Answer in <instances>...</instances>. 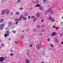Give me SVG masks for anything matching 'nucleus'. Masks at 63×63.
Instances as JSON below:
<instances>
[{"label": "nucleus", "mask_w": 63, "mask_h": 63, "mask_svg": "<svg viewBox=\"0 0 63 63\" xmlns=\"http://www.w3.org/2000/svg\"><path fill=\"white\" fill-rule=\"evenodd\" d=\"M37 31V29H35L34 30V32H35V31Z\"/></svg>", "instance_id": "obj_27"}, {"label": "nucleus", "mask_w": 63, "mask_h": 63, "mask_svg": "<svg viewBox=\"0 0 63 63\" xmlns=\"http://www.w3.org/2000/svg\"><path fill=\"white\" fill-rule=\"evenodd\" d=\"M27 15V14L26 13L25 14V16H26V15Z\"/></svg>", "instance_id": "obj_51"}, {"label": "nucleus", "mask_w": 63, "mask_h": 63, "mask_svg": "<svg viewBox=\"0 0 63 63\" xmlns=\"http://www.w3.org/2000/svg\"><path fill=\"white\" fill-rule=\"evenodd\" d=\"M41 63H44V62H42Z\"/></svg>", "instance_id": "obj_50"}, {"label": "nucleus", "mask_w": 63, "mask_h": 63, "mask_svg": "<svg viewBox=\"0 0 63 63\" xmlns=\"http://www.w3.org/2000/svg\"><path fill=\"white\" fill-rule=\"evenodd\" d=\"M17 1L18 2H20V0H18Z\"/></svg>", "instance_id": "obj_35"}, {"label": "nucleus", "mask_w": 63, "mask_h": 63, "mask_svg": "<svg viewBox=\"0 0 63 63\" xmlns=\"http://www.w3.org/2000/svg\"><path fill=\"white\" fill-rule=\"evenodd\" d=\"M45 31V30H43V29H42L41 30V31H42V32L43 31Z\"/></svg>", "instance_id": "obj_37"}, {"label": "nucleus", "mask_w": 63, "mask_h": 63, "mask_svg": "<svg viewBox=\"0 0 63 63\" xmlns=\"http://www.w3.org/2000/svg\"><path fill=\"white\" fill-rule=\"evenodd\" d=\"M30 47H32V45H30Z\"/></svg>", "instance_id": "obj_47"}, {"label": "nucleus", "mask_w": 63, "mask_h": 63, "mask_svg": "<svg viewBox=\"0 0 63 63\" xmlns=\"http://www.w3.org/2000/svg\"><path fill=\"white\" fill-rule=\"evenodd\" d=\"M16 15H19V13L18 12H17L16 13Z\"/></svg>", "instance_id": "obj_22"}, {"label": "nucleus", "mask_w": 63, "mask_h": 63, "mask_svg": "<svg viewBox=\"0 0 63 63\" xmlns=\"http://www.w3.org/2000/svg\"><path fill=\"white\" fill-rule=\"evenodd\" d=\"M37 49H40L39 45H37Z\"/></svg>", "instance_id": "obj_14"}, {"label": "nucleus", "mask_w": 63, "mask_h": 63, "mask_svg": "<svg viewBox=\"0 0 63 63\" xmlns=\"http://www.w3.org/2000/svg\"><path fill=\"white\" fill-rule=\"evenodd\" d=\"M28 30H27V29L26 30V31H27Z\"/></svg>", "instance_id": "obj_59"}, {"label": "nucleus", "mask_w": 63, "mask_h": 63, "mask_svg": "<svg viewBox=\"0 0 63 63\" xmlns=\"http://www.w3.org/2000/svg\"><path fill=\"white\" fill-rule=\"evenodd\" d=\"M6 34H7V36H9V34H10V32L8 31H6Z\"/></svg>", "instance_id": "obj_8"}, {"label": "nucleus", "mask_w": 63, "mask_h": 63, "mask_svg": "<svg viewBox=\"0 0 63 63\" xmlns=\"http://www.w3.org/2000/svg\"><path fill=\"white\" fill-rule=\"evenodd\" d=\"M55 41L57 43H58V40L56 38L55 39Z\"/></svg>", "instance_id": "obj_12"}, {"label": "nucleus", "mask_w": 63, "mask_h": 63, "mask_svg": "<svg viewBox=\"0 0 63 63\" xmlns=\"http://www.w3.org/2000/svg\"><path fill=\"white\" fill-rule=\"evenodd\" d=\"M62 9H63V7H62Z\"/></svg>", "instance_id": "obj_60"}, {"label": "nucleus", "mask_w": 63, "mask_h": 63, "mask_svg": "<svg viewBox=\"0 0 63 63\" xmlns=\"http://www.w3.org/2000/svg\"><path fill=\"white\" fill-rule=\"evenodd\" d=\"M32 18H34V16H32Z\"/></svg>", "instance_id": "obj_42"}, {"label": "nucleus", "mask_w": 63, "mask_h": 63, "mask_svg": "<svg viewBox=\"0 0 63 63\" xmlns=\"http://www.w3.org/2000/svg\"><path fill=\"white\" fill-rule=\"evenodd\" d=\"M8 25L9 26H11L13 24V23H12V22H10L8 24Z\"/></svg>", "instance_id": "obj_5"}, {"label": "nucleus", "mask_w": 63, "mask_h": 63, "mask_svg": "<svg viewBox=\"0 0 63 63\" xmlns=\"http://www.w3.org/2000/svg\"><path fill=\"white\" fill-rule=\"evenodd\" d=\"M44 20L43 19L42 20H41V22H43L44 21Z\"/></svg>", "instance_id": "obj_44"}, {"label": "nucleus", "mask_w": 63, "mask_h": 63, "mask_svg": "<svg viewBox=\"0 0 63 63\" xmlns=\"http://www.w3.org/2000/svg\"><path fill=\"white\" fill-rule=\"evenodd\" d=\"M26 63H29V61L28 60L26 59Z\"/></svg>", "instance_id": "obj_10"}, {"label": "nucleus", "mask_w": 63, "mask_h": 63, "mask_svg": "<svg viewBox=\"0 0 63 63\" xmlns=\"http://www.w3.org/2000/svg\"><path fill=\"white\" fill-rule=\"evenodd\" d=\"M4 25L3 24H1L0 26V29H2V28H3Z\"/></svg>", "instance_id": "obj_3"}, {"label": "nucleus", "mask_w": 63, "mask_h": 63, "mask_svg": "<svg viewBox=\"0 0 63 63\" xmlns=\"http://www.w3.org/2000/svg\"><path fill=\"white\" fill-rule=\"evenodd\" d=\"M36 1L37 2H38V0H37Z\"/></svg>", "instance_id": "obj_58"}, {"label": "nucleus", "mask_w": 63, "mask_h": 63, "mask_svg": "<svg viewBox=\"0 0 63 63\" xmlns=\"http://www.w3.org/2000/svg\"><path fill=\"white\" fill-rule=\"evenodd\" d=\"M40 5L39 4H37L35 5L36 7H40Z\"/></svg>", "instance_id": "obj_13"}, {"label": "nucleus", "mask_w": 63, "mask_h": 63, "mask_svg": "<svg viewBox=\"0 0 63 63\" xmlns=\"http://www.w3.org/2000/svg\"><path fill=\"white\" fill-rule=\"evenodd\" d=\"M16 22V24L17 23H18V22H17V21Z\"/></svg>", "instance_id": "obj_45"}, {"label": "nucleus", "mask_w": 63, "mask_h": 63, "mask_svg": "<svg viewBox=\"0 0 63 63\" xmlns=\"http://www.w3.org/2000/svg\"><path fill=\"white\" fill-rule=\"evenodd\" d=\"M22 32H24V31H22Z\"/></svg>", "instance_id": "obj_56"}, {"label": "nucleus", "mask_w": 63, "mask_h": 63, "mask_svg": "<svg viewBox=\"0 0 63 63\" xmlns=\"http://www.w3.org/2000/svg\"><path fill=\"white\" fill-rule=\"evenodd\" d=\"M27 55H29V54L28 53L27 54Z\"/></svg>", "instance_id": "obj_40"}, {"label": "nucleus", "mask_w": 63, "mask_h": 63, "mask_svg": "<svg viewBox=\"0 0 63 63\" xmlns=\"http://www.w3.org/2000/svg\"><path fill=\"white\" fill-rule=\"evenodd\" d=\"M1 12H2V15H4L5 14V10H2L1 11Z\"/></svg>", "instance_id": "obj_9"}, {"label": "nucleus", "mask_w": 63, "mask_h": 63, "mask_svg": "<svg viewBox=\"0 0 63 63\" xmlns=\"http://www.w3.org/2000/svg\"><path fill=\"white\" fill-rule=\"evenodd\" d=\"M15 57H16V56Z\"/></svg>", "instance_id": "obj_64"}, {"label": "nucleus", "mask_w": 63, "mask_h": 63, "mask_svg": "<svg viewBox=\"0 0 63 63\" xmlns=\"http://www.w3.org/2000/svg\"><path fill=\"white\" fill-rule=\"evenodd\" d=\"M4 59V58L3 57H0V61L1 62L3 61Z\"/></svg>", "instance_id": "obj_4"}, {"label": "nucleus", "mask_w": 63, "mask_h": 63, "mask_svg": "<svg viewBox=\"0 0 63 63\" xmlns=\"http://www.w3.org/2000/svg\"><path fill=\"white\" fill-rule=\"evenodd\" d=\"M50 46L52 47H53V45L52 44H50Z\"/></svg>", "instance_id": "obj_17"}, {"label": "nucleus", "mask_w": 63, "mask_h": 63, "mask_svg": "<svg viewBox=\"0 0 63 63\" xmlns=\"http://www.w3.org/2000/svg\"><path fill=\"white\" fill-rule=\"evenodd\" d=\"M3 21V19H1L0 20V22H2Z\"/></svg>", "instance_id": "obj_21"}, {"label": "nucleus", "mask_w": 63, "mask_h": 63, "mask_svg": "<svg viewBox=\"0 0 63 63\" xmlns=\"http://www.w3.org/2000/svg\"><path fill=\"white\" fill-rule=\"evenodd\" d=\"M52 8V7H50L49 9V10L46 11L45 12V14L46 15H47L48 14V13L49 12V11H51V10Z\"/></svg>", "instance_id": "obj_1"}, {"label": "nucleus", "mask_w": 63, "mask_h": 63, "mask_svg": "<svg viewBox=\"0 0 63 63\" xmlns=\"http://www.w3.org/2000/svg\"><path fill=\"white\" fill-rule=\"evenodd\" d=\"M23 9V8H19L20 10H22Z\"/></svg>", "instance_id": "obj_28"}, {"label": "nucleus", "mask_w": 63, "mask_h": 63, "mask_svg": "<svg viewBox=\"0 0 63 63\" xmlns=\"http://www.w3.org/2000/svg\"><path fill=\"white\" fill-rule=\"evenodd\" d=\"M15 44H18V43H17V42H16V41H15Z\"/></svg>", "instance_id": "obj_34"}, {"label": "nucleus", "mask_w": 63, "mask_h": 63, "mask_svg": "<svg viewBox=\"0 0 63 63\" xmlns=\"http://www.w3.org/2000/svg\"><path fill=\"white\" fill-rule=\"evenodd\" d=\"M13 33H16V31H13Z\"/></svg>", "instance_id": "obj_38"}, {"label": "nucleus", "mask_w": 63, "mask_h": 63, "mask_svg": "<svg viewBox=\"0 0 63 63\" xmlns=\"http://www.w3.org/2000/svg\"><path fill=\"white\" fill-rule=\"evenodd\" d=\"M56 33H55V35H56Z\"/></svg>", "instance_id": "obj_61"}, {"label": "nucleus", "mask_w": 63, "mask_h": 63, "mask_svg": "<svg viewBox=\"0 0 63 63\" xmlns=\"http://www.w3.org/2000/svg\"><path fill=\"white\" fill-rule=\"evenodd\" d=\"M8 36V35H7V34H5L4 35V36L5 37H7V36Z\"/></svg>", "instance_id": "obj_24"}, {"label": "nucleus", "mask_w": 63, "mask_h": 63, "mask_svg": "<svg viewBox=\"0 0 63 63\" xmlns=\"http://www.w3.org/2000/svg\"><path fill=\"white\" fill-rule=\"evenodd\" d=\"M62 23H63V22H62Z\"/></svg>", "instance_id": "obj_63"}, {"label": "nucleus", "mask_w": 63, "mask_h": 63, "mask_svg": "<svg viewBox=\"0 0 63 63\" xmlns=\"http://www.w3.org/2000/svg\"><path fill=\"white\" fill-rule=\"evenodd\" d=\"M50 40V39L49 38L47 39V41H49Z\"/></svg>", "instance_id": "obj_39"}, {"label": "nucleus", "mask_w": 63, "mask_h": 63, "mask_svg": "<svg viewBox=\"0 0 63 63\" xmlns=\"http://www.w3.org/2000/svg\"><path fill=\"white\" fill-rule=\"evenodd\" d=\"M52 19V18H51V17H49V20H51Z\"/></svg>", "instance_id": "obj_23"}, {"label": "nucleus", "mask_w": 63, "mask_h": 63, "mask_svg": "<svg viewBox=\"0 0 63 63\" xmlns=\"http://www.w3.org/2000/svg\"><path fill=\"white\" fill-rule=\"evenodd\" d=\"M61 44H63V41L61 42Z\"/></svg>", "instance_id": "obj_46"}, {"label": "nucleus", "mask_w": 63, "mask_h": 63, "mask_svg": "<svg viewBox=\"0 0 63 63\" xmlns=\"http://www.w3.org/2000/svg\"><path fill=\"white\" fill-rule=\"evenodd\" d=\"M9 12H10V11L9 10V9H7L6 12V14L7 15L9 14Z\"/></svg>", "instance_id": "obj_6"}, {"label": "nucleus", "mask_w": 63, "mask_h": 63, "mask_svg": "<svg viewBox=\"0 0 63 63\" xmlns=\"http://www.w3.org/2000/svg\"><path fill=\"white\" fill-rule=\"evenodd\" d=\"M52 13H53V12H51V14H52Z\"/></svg>", "instance_id": "obj_55"}, {"label": "nucleus", "mask_w": 63, "mask_h": 63, "mask_svg": "<svg viewBox=\"0 0 63 63\" xmlns=\"http://www.w3.org/2000/svg\"><path fill=\"white\" fill-rule=\"evenodd\" d=\"M21 20V18H18V19L17 18H16L15 19V21H20Z\"/></svg>", "instance_id": "obj_2"}, {"label": "nucleus", "mask_w": 63, "mask_h": 63, "mask_svg": "<svg viewBox=\"0 0 63 63\" xmlns=\"http://www.w3.org/2000/svg\"><path fill=\"white\" fill-rule=\"evenodd\" d=\"M41 19H42V18H41Z\"/></svg>", "instance_id": "obj_57"}, {"label": "nucleus", "mask_w": 63, "mask_h": 63, "mask_svg": "<svg viewBox=\"0 0 63 63\" xmlns=\"http://www.w3.org/2000/svg\"><path fill=\"white\" fill-rule=\"evenodd\" d=\"M36 19H36V18H34L33 19V21H36Z\"/></svg>", "instance_id": "obj_19"}, {"label": "nucleus", "mask_w": 63, "mask_h": 63, "mask_svg": "<svg viewBox=\"0 0 63 63\" xmlns=\"http://www.w3.org/2000/svg\"><path fill=\"white\" fill-rule=\"evenodd\" d=\"M20 18H23V16H21L20 17Z\"/></svg>", "instance_id": "obj_20"}, {"label": "nucleus", "mask_w": 63, "mask_h": 63, "mask_svg": "<svg viewBox=\"0 0 63 63\" xmlns=\"http://www.w3.org/2000/svg\"><path fill=\"white\" fill-rule=\"evenodd\" d=\"M10 55L11 56H13V55H14V54L13 53L11 54Z\"/></svg>", "instance_id": "obj_29"}, {"label": "nucleus", "mask_w": 63, "mask_h": 63, "mask_svg": "<svg viewBox=\"0 0 63 63\" xmlns=\"http://www.w3.org/2000/svg\"><path fill=\"white\" fill-rule=\"evenodd\" d=\"M50 49V50L51 49Z\"/></svg>", "instance_id": "obj_62"}, {"label": "nucleus", "mask_w": 63, "mask_h": 63, "mask_svg": "<svg viewBox=\"0 0 63 63\" xmlns=\"http://www.w3.org/2000/svg\"><path fill=\"white\" fill-rule=\"evenodd\" d=\"M26 19L25 18V17H23V19H24V20H25Z\"/></svg>", "instance_id": "obj_31"}, {"label": "nucleus", "mask_w": 63, "mask_h": 63, "mask_svg": "<svg viewBox=\"0 0 63 63\" xmlns=\"http://www.w3.org/2000/svg\"><path fill=\"white\" fill-rule=\"evenodd\" d=\"M53 28H55V26H52Z\"/></svg>", "instance_id": "obj_36"}, {"label": "nucleus", "mask_w": 63, "mask_h": 63, "mask_svg": "<svg viewBox=\"0 0 63 63\" xmlns=\"http://www.w3.org/2000/svg\"><path fill=\"white\" fill-rule=\"evenodd\" d=\"M9 40H11V39H10V38H9Z\"/></svg>", "instance_id": "obj_53"}, {"label": "nucleus", "mask_w": 63, "mask_h": 63, "mask_svg": "<svg viewBox=\"0 0 63 63\" xmlns=\"http://www.w3.org/2000/svg\"><path fill=\"white\" fill-rule=\"evenodd\" d=\"M51 20L52 22H54V20L53 18L51 19Z\"/></svg>", "instance_id": "obj_18"}, {"label": "nucleus", "mask_w": 63, "mask_h": 63, "mask_svg": "<svg viewBox=\"0 0 63 63\" xmlns=\"http://www.w3.org/2000/svg\"><path fill=\"white\" fill-rule=\"evenodd\" d=\"M60 37H62V36H63V33H61V34L60 35Z\"/></svg>", "instance_id": "obj_11"}, {"label": "nucleus", "mask_w": 63, "mask_h": 63, "mask_svg": "<svg viewBox=\"0 0 63 63\" xmlns=\"http://www.w3.org/2000/svg\"><path fill=\"white\" fill-rule=\"evenodd\" d=\"M13 15V13H11L10 14V15L11 16H12V15Z\"/></svg>", "instance_id": "obj_32"}, {"label": "nucleus", "mask_w": 63, "mask_h": 63, "mask_svg": "<svg viewBox=\"0 0 63 63\" xmlns=\"http://www.w3.org/2000/svg\"><path fill=\"white\" fill-rule=\"evenodd\" d=\"M28 18H30V16H29Z\"/></svg>", "instance_id": "obj_49"}, {"label": "nucleus", "mask_w": 63, "mask_h": 63, "mask_svg": "<svg viewBox=\"0 0 63 63\" xmlns=\"http://www.w3.org/2000/svg\"><path fill=\"white\" fill-rule=\"evenodd\" d=\"M1 46H2V47H4V44H1Z\"/></svg>", "instance_id": "obj_30"}, {"label": "nucleus", "mask_w": 63, "mask_h": 63, "mask_svg": "<svg viewBox=\"0 0 63 63\" xmlns=\"http://www.w3.org/2000/svg\"><path fill=\"white\" fill-rule=\"evenodd\" d=\"M40 47H42V45L41 44H40Z\"/></svg>", "instance_id": "obj_41"}, {"label": "nucleus", "mask_w": 63, "mask_h": 63, "mask_svg": "<svg viewBox=\"0 0 63 63\" xmlns=\"http://www.w3.org/2000/svg\"><path fill=\"white\" fill-rule=\"evenodd\" d=\"M37 27H40L41 26L40 25H37Z\"/></svg>", "instance_id": "obj_33"}, {"label": "nucleus", "mask_w": 63, "mask_h": 63, "mask_svg": "<svg viewBox=\"0 0 63 63\" xmlns=\"http://www.w3.org/2000/svg\"><path fill=\"white\" fill-rule=\"evenodd\" d=\"M61 18L62 19H63V16H62V17Z\"/></svg>", "instance_id": "obj_52"}, {"label": "nucleus", "mask_w": 63, "mask_h": 63, "mask_svg": "<svg viewBox=\"0 0 63 63\" xmlns=\"http://www.w3.org/2000/svg\"><path fill=\"white\" fill-rule=\"evenodd\" d=\"M10 51H11V52H13V51L11 50Z\"/></svg>", "instance_id": "obj_54"}, {"label": "nucleus", "mask_w": 63, "mask_h": 63, "mask_svg": "<svg viewBox=\"0 0 63 63\" xmlns=\"http://www.w3.org/2000/svg\"><path fill=\"white\" fill-rule=\"evenodd\" d=\"M36 15H37V17L39 16V13H37L36 14Z\"/></svg>", "instance_id": "obj_25"}, {"label": "nucleus", "mask_w": 63, "mask_h": 63, "mask_svg": "<svg viewBox=\"0 0 63 63\" xmlns=\"http://www.w3.org/2000/svg\"><path fill=\"white\" fill-rule=\"evenodd\" d=\"M55 35V32H54L52 33L51 34V35L52 36H54Z\"/></svg>", "instance_id": "obj_7"}, {"label": "nucleus", "mask_w": 63, "mask_h": 63, "mask_svg": "<svg viewBox=\"0 0 63 63\" xmlns=\"http://www.w3.org/2000/svg\"><path fill=\"white\" fill-rule=\"evenodd\" d=\"M39 9L40 10H43V7H40Z\"/></svg>", "instance_id": "obj_15"}, {"label": "nucleus", "mask_w": 63, "mask_h": 63, "mask_svg": "<svg viewBox=\"0 0 63 63\" xmlns=\"http://www.w3.org/2000/svg\"><path fill=\"white\" fill-rule=\"evenodd\" d=\"M39 35H42V34H39Z\"/></svg>", "instance_id": "obj_48"}, {"label": "nucleus", "mask_w": 63, "mask_h": 63, "mask_svg": "<svg viewBox=\"0 0 63 63\" xmlns=\"http://www.w3.org/2000/svg\"><path fill=\"white\" fill-rule=\"evenodd\" d=\"M43 1H44V3H47V1L46 0H43Z\"/></svg>", "instance_id": "obj_26"}, {"label": "nucleus", "mask_w": 63, "mask_h": 63, "mask_svg": "<svg viewBox=\"0 0 63 63\" xmlns=\"http://www.w3.org/2000/svg\"><path fill=\"white\" fill-rule=\"evenodd\" d=\"M58 29H59V27H55V29H56V30H58Z\"/></svg>", "instance_id": "obj_16"}, {"label": "nucleus", "mask_w": 63, "mask_h": 63, "mask_svg": "<svg viewBox=\"0 0 63 63\" xmlns=\"http://www.w3.org/2000/svg\"><path fill=\"white\" fill-rule=\"evenodd\" d=\"M28 52H30V50H27Z\"/></svg>", "instance_id": "obj_43"}]
</instances>
